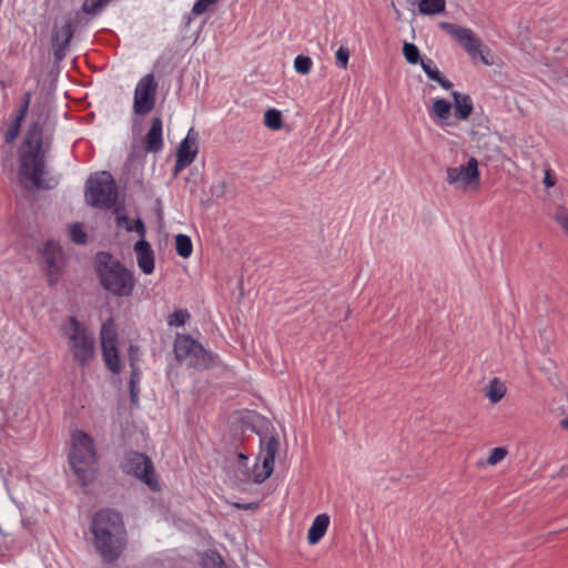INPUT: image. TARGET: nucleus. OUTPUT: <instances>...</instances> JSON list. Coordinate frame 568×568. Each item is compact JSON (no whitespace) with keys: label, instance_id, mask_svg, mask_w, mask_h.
Returning <instances> with one entry per match:
<instances>
[{"label":"nucleus","instance_id":"1","mask_svg":"<svg viewBox=\"0 0 568 568\" xmlns=\"http://www.w3.org/2000/svg\"><path fill=\"white\" fill-rule=\"evenodd\" d=\"M93 547L105 564L116 561L126 546V530L119 513L98 511L91 521Z\"/></svg>","mask_w":568,"mask_h":568},{"label":"nucleus","instance_id":"2","mask_svg":"<svg viewBox=\"0 0 568 568\" xmlns=\"http://www.w3.org/2000/svg\"><path fill=\"white\" fill-rule=\"evenodd\" d=\"M44 150L42 146V132L38 123L30 126L20 154L19 176L21 183L28 187H43Z\"/></svg>","mask_w":568,"mask_h":568},{"label":"nucleus","instance_id":"3","mask_svg":"<svg viewBox=\"0 0 568 568\" xmlns=\"http://www.w3.org/2000/svg\"><path fill=\"white\" fill-rule=\"evenodd\" d=\"M98 274L102 287L118 297L130 296L135 286L133 273L108 253L97 256Z\"/></svg>","mask_w":568,"mask_h":568},{"label":"nucleus","instance_id":"4","mask_svg":"<svg viewBox=\"0 0 568 568\" xmlns=\"http://www.w3.org/2000/svg\"><path fill=\"white\" fill-rule=\"evenodd\" d=\"M69 464L82 485L91 483L95 476V450L92 438L77 429L71 435Z\"/></svg>","mask_w":568,"mask_h":568},{"label":"nucleus","instance_id":"5","mask_svg":"<svg viewBox=\"0 0 568 568\" xmlns=\"http://www.w3.org/2000/svg\"><path fill=\"white\" fill-rule=\"evenodd\" d=\"M61 329L67 338L73 361L80 366L89 365L94 357L95 348L92 332L74 316L70 317Z\"/></svg>","mask_w":568,"mask_h":568},{"label":"nucleus","instance_id":"6","mask_svg":"<svg viewBox=\"0 0 568 568\" xmlns=\"http://www.w3.org/2000/svg\"><path fill=\"white\" fill-rule=\"evenodd\" d=\"M85 201L99 209H111L116 201V186L113 176L105 171L90 175L85 183Z\"/></svg>","mask_w":568,"mask_h":568},{"label":"nucleus","instance_id":"7","mask_svg":"<svg viewBox=\"0 0 568 568\" xmlns=\"http://www.w3.org/2000/svg\"><path fill=\"white\" fill-rule=\"evenodd\" d=\"M176 359L194 369H207L213 365L212 354L189 335H178L174 342Z\"/></svg>","mask_w":568,"mask_h":568},{"label":"nucleus","instance_id":"8","mask_svg":"<svg viewBox=\"0 0 568 568\" xmlns=\"http://www.w3.org/2000/svg\"><path fill=\"white\" fill-rule=\"evenodd\" d=\"M439 27L448 32L471 59H479L486 65L494 64V57L490 54V50L473 30L449 22H440Z\"/></svg>","mask_w":568,"mask_h":568},{"label":"nucleus","instance_id":"9","mask_svg":"<svg viewBox=\"0 0 568 568\" xmlns=\"http://www.w3.org/2000/svg\"><path fill=\"white\" fill-rule=\"evenodd\" d=\"M446 182L456 190H475L480 184L478 161L470 158L467 163L446 169Z\"/></svg>","mask_w":568,"mask_h":568},{"label":"nucleus","instance_id":"10","mask_svg":"<svg viewBox=\"0 0 568 568\" xmlns=\"http://www.w3.org/2000/svg\"><path fill=\"white\" fill-rule=\"evenodd\" d=\"M123 470L144 483L151 490L160 489L151 459L141 453L130 452L123 460Z\"/></svg>","mask_w":568,"mask_h":568},{"label":"nucleus","instance_id":"11","mask_svg":"<svg viewBox=\"0 0 568 568\" xmlns=\"http://www.w3.org/2000/svg\"><path fill=\"white\" fill-rule=\"evenodd\" d=\"M156 89L158 83L152 73L140 79L133 97V112L135 114L145 115L154 109Z\"/></svg>","mask_w":568,"mask_h":568},{"label":"nucleus","instance_id":"12","mask_svg":"<svg viewBox=\"0 0 568 568\" xmlns=\"http://www.w3.org/2000/svg\"><path fill=\"white\" fill-rule=\"evenodd\" d=\"M262 449L260 452V458H262V466L254 470L253 481L261 484L265 481L273 473L275 456L280 448V442L277 437L270 436L261 440Z\"/></svg>","mask_w":568,"mask_h":568},{"label":"nucleus","instance_id":"13","mask_svg":"<svg viewBox=\"0 0 568 568\" xmlns=\"http://www.w3.org/2000/svg\"><path fill=\"white\" fill-rule=\"evenodd\" d=\"M74 32L73 20L63 18L55 20L52 30V48L57 60H62L65 55V49Z\"/></svg>","mask_w":568,"mask_h":568},{"label":"nucleus","instance_id":"14","mask_svg":"<svg viewBox=\"0 0 568 568\" xmlns=\"http://www.w3.org/2000/svg\"><path fill=\"white\" fill-rule=\"evenodd\" d=\"M134 253L141 271L144 274H151L154 271V255L151 245L144 239H140L134 244Z\"/></svg>","mask_w":568,"mask_h":568},{"label":"nucleus","instance_id":"15","mask_svg":"<svg viewBox=\"0 0 568 568\" xmlns=\"http://www.w3.org/2000/svg\"><path fill=\"white\" fill-rule=\"evenodd\" d=\"M197 154V134L191 129L184 140L181 142L176 158L182 160L184 164H191Z\"/></svg>","mask_w":568,"mask_h":568},{"label":"nucleus","instance_id":"16","mask_svg":"<svg viewBox=\"0 0 568 568\" xmlns=\"http://www.w3.org/2000/svg\"><path fill=\"white\" fill-rule=\"evenodd\" d=\"M162 146V120L154 118L145 136V150L148 152H159Z\"/></svg>","mask_w":568,"mask_h":568},{"label":"nucleus","instance_id":"17","mask_svg":"<svg viewBox=\"0 0 568 568\" xmlns=\"http://www.w3.org/2000/svg\"><path fill=\"white\" fill-rule=\"evenodd\" d=\"M328 525H329V517L326 514L317 515L308 529V534H307L308 542L311 545L317 544L322 539V537L325 535Z\"/></svg>","mask_w":568,"mask_h":568},{"label":"nucleus","instance_id":"18","mask_svg":"<svg viewBox=\"0 0 568 568\" xmlns=\"http://www.w3.org/2000/svg\"><path fill=\"white\" fill-rule=\"evenodd\" d=\"M454 108L460 120H466L473 112V102L469 95L459 92H453Z\"/></svg>","mask_w":568,"mask_h":568},{"label":"nucleus","instance_id":"19","mask_svg":"<svg viewBox=\"0 0 568 568\" xmlns=\"http://www.w3.org/2000/svg\"><path fill=\"white\" fill-rule=\"evenodd\" d=\"M102 356L106 367L114 374L120 373L121 362L119 358L118 349L115 345L101 346Z\"/></svg>","mask_w":568,"mask_h":568},{"label":"nucleus","instance_id":"20","mask_svg":"<svg viewBox=\"0 0 568 568\" xmlns=\"http://www.w3.org/2000/svg\"><path fill=\"white\" fill-rule=\"evenodd\" d=\"M506 390L507 388L504 382L499 378H493L488 383L485 395L490 403L496 404L503 399Z\"/></svg>","mask_w":568,"mask_h":568},{"label":"nucleus","instance_id":"21","mask_svg":"<svg viewBox=\"0 0 568 568\" xmlns=\"http://www.w3.org/2000/svg\"><path fill=\"white\" fill-rule=\"evenodd\" d=\"M445 0H420L418 11L425 16L438 14L445 11Z\"/></svg>","mask_w":568,"mask_h":568},{"label":"nucleus","instance_id":"22","mask_svg":"<svg viewBox=\"0 0 568 568\" xmlns=\"http://www.w3.org/2000/svg\"><path fill=\"white\" fill-rule=\"evenodd\" d=\"M452 111V104L444 100V99H434L433 105H432V114L440 120L442 122L446 123V121L450 116Z\"/></svg>","mask_w":568,"mask_h":568},{"label":"nucleus","instance_id":"23","mask_svg":"<svg viewBox=\"0 0 568 568\" xmlns=\"http://www.w3.org/2000/svg\"><path fill=\"white\" fill-rule=\"evenodd\" d=\"M100 336L101 346L115 345L116 331L112 318H109L106 322L102 324Z\"/></svg>","mask_w":568,"mask_h":568},{"label":"nucleus","instance_id":"24","mask_svg":"<svg viewBox=\"0 0 568 568\" xmlns=\"http://www.w3.org/2000/svg\"><path fill=\"white\" fill-rule=\"evenodd\" d=\"M118 224L120 226H124L130 232H136L141 239H144L145 236V227L140 219H136L135 221H130L128 217L119 216Z\"/></svg>","mask_w":568,"mask_h":568},{"label":"nucleus","instance_id":"25","mask_svg":"<svg viewBox=\"0 0 568 568\" xmlns=\"http://www.w3.org/2000/svg\"><path fill=\"white\" fill-rule=\"evenodd\" d=\"M28 106H29V94H27V99H26L24 104L22 105V108H21V110H20V112H19V114H18V116L16 119V122L8 130V133H7V141L8 142L13 141L18 136L20 124H21V121L23 120V118H24V115L27 113Z\"/></svg>","mask_w":568,"mask_h":568},{"label":"nucleus","instance_id":"26","mask_svg":"<svg viewBox=\"0 0 568 568\" xmlns=\"http://www.w3.org/2000/svg\"><path fill=\"white\" fill-rule=\"evenodd\" d=\"M175 248L180 256L186 258L192 253V242L187 235L178 234L175 237Z\"/></svg>","mask_w":568,"mask_h":568},{"label":"nucleus","instance_id":"27","mask_svg":"<svg viewBox=\"0 0 568 568\" xmlns=\"http://www.w3.org/2000/svg\"><path fill=\"white\" fill-rule=\"evenodd\" d=\"M45 262L51 271L57 270V257L60 255V248L58 244L50 242L44 248L43 252Z\"/></svg>","mask_w":568,"mask_h":568},{"label":"nucleus","instance_id":"28","mask_svg":"<svg viewBox=\"0 0 568 568\" xmlns=\"http://www.w3.org/2000/svg\"><path fill=\"white\" fill-rule=\"evenodd\" d=\"M264 124L271 130L282 128V114L276 109H268L264 114Z\"/></svg>","mask_w":568,"mask_h":568},{"label":"nucleus","instance_id":"29","mask_svg":"<svg viewBox=\"0 0 568 568\" xmlns=\"http://www.w3.org/2000/svg\"><path fill=\"white\" fill-rule=\"evenodd\" d=\"M313 62L310 57L297 55L294 60V69L297 73L307 74L312 69Z\"/></svg>","mask_w":568,"mask_h":568},{"label":"nucleus","instance_id":"30","mask_svg":"<svg viewBox=\"0 0 568 568\" xmlns=\"http://www.w3.org/2000/svg\"><path fill=\"white\" fill-rule=\"evenodd\" d=\"M403 54H404L406 61L410 64H416L419 62V50L413 43H408V42L404 43Z\"/></svg>","mask_w":568,"mask_h":568},{"label":"nucleus","instance_id":"31","mask_svg":"<svg viewBox=\"0 0 568 568\" xmlns=\"http://www.w3.org/2000/svg\"><path fill=\"white\" fill-rule=\"evenodd\" d=\"M554 219L568 236V210L562 205L557 206Z\"/></svg>","mask_w":568,"mask_h":568},{"label":"nucleus","instance_id":"32","mask_svg":"<svg viewBox=\"0 0 568 568\" xmlns=\"http://www.w3.org/2000/svg\"><path fill=\"white\" fill-rule=\"evenodd\" d=\"M70 236L72 241L78 244H83L87 241V234L83 231L82 225L78 223L70 226Z\"/></svg>","mask_w":568,"mask_h":568},{"label":"nucleus","instance_id":"33","mask_svg":"<svg viewBox=\"0 0 568 568\" xmlns=\"http://www.w3.org/2000/svg\"><path fill=\"white\" fill-rule=\"evenodd\" d=\"M187 318H189V313L184 310H179V311H175L169 317L168 323L170 326H182L185 324Z\"/></svg>","mask_w":568,"mask_h":568},{"label":"nucleus","instance_id":"34","mask_svg":"<svg viewBox=\"0 0 568 568\" xmlns=\"http://www.w3.org/2000/svg\"><path fill=\"white\" fill-rule=\"evenodd\" d=\"M420 67L424 70V72L426 73V75L434 81H437V79L442 74L439 72V70L433 65L430 60H427V61L420 60Z\"/></svg>","mask_w":568,"mask_h":568},{"label":"nucleus","instance_id":"35","mask_svg":"<svg viewBox=\"0 0 568 568\" xmlns=\"http://www.w3.org/2000/svg\"><path fill=\"white\" fill-rule=\"evenodd\" d=\"M222 564L221 557L215 552H207L203 558L204 568H221Z\"/></svg>","mask_w":568,"mask_h":568},{"label":"nucleus","instance_id":"36","mask_svg":"<svg viewBox=\"0 0 568 568\" xmlns=\"http://www.w3.org/2000/svg\"><path fill=\"white\" fill-rule=\"evenodd\" d=\"M105 4L103 0H84L82 9L85 13H97Z\"/></svg>","mask_w":568,"mask_h":568},{"label":"nucleus","instance_id":"37","mask_svg":"<svg viewBox=\"0 0 568 568\" xmlns=\"http://www.w3.org/2000/svg\"><path fill=\"white\" fill-rule=\"evenodd\" d=\"M337 65L345 69L349 60V50L346 47H339L335 53Z\"/></svg>","mask_w":568,"mask_h":568},{"label":"nucleus","instance_id":"38","mask_svg":"<svg viewBox=\"0 0 568 568\" xmlns=\"http://www.w3.org/2000/svg\"><path fill=\"white\" fill-rule=\"evenodd\" d=\"M507 455V450L503 447H496L491 450L488 459H487V463L489 465H496L498 464L499 462H501Z\"/></svg>","mask_w":568,"mask_h":568},{"label":"nucleus","instance_id":"39","mask_svg":"<svg viewBox=\"0 0 568 568\" xmlns=\"http://www.w3.org/2000/svg\"><path fill=\"white\" fill-rule=\"evenodd\" d=\"M213 4H215V2H213L212 0H197L193 8H192V13L195 14V16H200V14H203L204 12H206Z\"/></svg>","mask_w":568,"mask_h":568},{"label":"nucleus","instance_id":"40","mask_svg":"<svg viewBox=\"0 0 568 568\" xmlns=\"http://www.w3.org/2000/svg\"><path fill=\"white\" fill-rule=\"evenodd\" d=\"M226 184L222 181L214 183L211 186V196L215 199H220L225 194Z\"/></svg>","mask_w":568,"mask_h":568},{"label":"nucleus","instance_id":"41","mask_svg":"<svg viewBox=\"0 0 568 568\" xmlns=\"http://www.w3.org/2000/svg\"><path fill=\"white\" fill-rule=\"evenodd\" d=\"M139 359H140V349H139V347H136L134 345H131L129 347L130 366L131 367L138 366Z\"/></svg>","mask_w":568,"mask_h":568},{"label":"nucleus","instance_id":"42","mask_svg":"<svg viewBox=\"0 0 568 568\" xmlns=\"http://www.w3.org/2000/svg\"><path fill=\"white\" fill-rule=\"evenodd\" d=\"M141 381V371L138 366L131 367L130 385L139 386Z\"/></svg>","mask_w":568,"mask_h":568},{"label":"nucleus","instance_id":"43","mask_svg":"<svg viewBox=\"0 0 568 568\" xmlns=\"http://www.w3.org/2000/svg\"><path fill=\"white\" fill-rule=\"evenodd\" d=\"M544 184L546 187H552L556 184V179L551 173L550 169L545 171Z\"/></svg>","mask_w":568,"mask_h":568},{"label":"nucleus","instance_id":"44","mask_svg":"<svg viewBox=\"0 0 568 568\" xmlns=\"http://www.w3.org/2000/svg\"><path fill=\"white\" fill-rule=\"evenodd\" d=\"M190 164H184V162L182 160L176 158V162H175V165L173 168V174L176 176L182 170H184Z\"/></svg>","mask_w":568,"mask_h":568},{"label":"nucleus","instance_id":"45","mask_svg":"<svg viewBox=\"0 0 568 568\" xmlns=\"http://www.w3.org/2000/svg\"><path fill=\"white\" fill-rule=\"evenodd\" d=\"M436 82H438L439 85L445 90H449L453 87V83L449 80L445 79L442 74L439 75Z\"/></svg>","mask_w":568,"mask_h":568},{"label":"nucleus","instance_id":"46","mask_svg":"<svg viewBox=\"0 0 568 568\" xmlns=\"http://www.w3.org/2000/svg\"><path fill=\"white\" fill-rule=\"evenodd\" d=\"M139 393H140L139 386L130 385L131 400H132L133 403H136V402H138Z\"/></svg>","mask_w":568,"mask_h":568},{"label":"nucleus","instance_id":"47","mask_svg":"<svg viewBox=\"0 0 568 568\" xmlns=\"http://www.w3.org/2000/svg\"><path fill=\"white\" fill-rule=\"evenodd\" d=\"M235 506L242 509H254L256 507L255 504H236Z\"/></svg>","mask_w":568,"mask_h":568},{"label":"nucleus","instance_id":"48","mask_svg":"<svg viewBox=\"0 0 568 568\" xmlns=\"http://www.w3.org/2000/svg\"><path fill=\"white\" fill-rule=\"evenodd\" d=\"M560 426L568 429V416L560 422Z\"/></svg>","mask_w":568,"mask_h":568},{"label":"nucleus","instance_id":"49","mask_svg":"<svg viewBox=\"0 0 568 568\" xmlns=\"http://www.w3.org/2000/svg\"><path fill=\"white\" fill-rule=\"evenodd\" d=\"M394 10H395V13H396V19H402V12L396 8V6L394 3H392Z\"/></svg>","mask_w":568,"mask_h":568},{"label":"nucleus","instance_id":"50","mask_svg":"<svg viewBox=\"0 0 568 568\" xmlns=\"http://www.w3.org/2000/svg\"><path fill=\"white\" fill-rule=\"evenodd\" d=\"M412 8H414L417 3L419 4L420 0H406Z\"/></svg>","mask_w":568,"mask_h":568},{"label":"nucleus","instance_id":"51","mask_svg":"<svg viewBox=\"0 0 568 568\" xmlns=\"http://www.w3.org/2000/svg\"><path fill=\"white\" fill-rule=\"evenodd\" d=\"M237 458L240 462H243V463L247 460V457L243 454H239Z\"/></svg>","mask_w":568,"mask_h":568},{"label":"nucleus","instance_id":"52","mask_svg":"<svg viewBox=\"0 0 568 568\" xmlns=\"http://www.w3.org/2000/svg\"><path fill=\"white\" fill-rule=\"evenodd\" d=\"M566 471H567V468H566V467H562V468H561V470H560V474H561L562 476H565V475H566Z\"/></svg>","mask_w":568,"mask_h":568},{"label":"nucleus","instance_id":"53","mask_svg":"<svg viewBox=\"0 0 568 568\" xmlns=\"http://www.w3.org/2000/svg\"><path fill=\"white\" fill-rule=\"evenodd\" d=\"M105 3H108L110 0H103Z\"/></svg>","mask_w":568,"mask_h":568},{"label":"nucleus","instance_id":"54","mask_svg":"<svg viewBox=\"0 0 568 568\" xmlns=\"http://www.w3.org/2000/svg\"><path fill=\"white\" fill-rule=\"evenodd\" d=\"M212 1L216 3L219 0H212Z\"/></svg>","mask_w":568,"mask_h":568}]
</instances>
